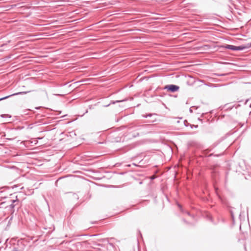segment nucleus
<instances>
[{"instance_id":"f257e3e1","label":"nucleus","mask_w":251,"mask_h":251,"mask_svg":"<svg viewBox=\"0 0 251 251\" xmlns=\"http://www.w3.org/2000/svg\"><path fill=\"white\" fill-rule=\"evenodd\" d=\"M179 89L178 86L174 84L167 85L164 87V89L173 93L177 91Z\"/></svg>"},{"instance_id":"f03ea898","label":"nucleus","mask_w":251,"mask_h":251,"mask_svg":"<svg viewBox=\"0 0 251 251\" xmlns=\"http://www.w3.org/2000/svg\"><path fill=\"white\" fill-rule=\"evenodd\" d=\"M16 132V130L15 129H11L7 132V134H5L4 136H6L7 135L8 137L6 138L7 140H14L15 138V136H11L10 134H13V132Z\"/></svg>"},{"instance_id":"7ed1b4c3","label":"nucleus","mask_w":251,"mask_h":251,"mask_svg":"<svg viewBox=\"0 0 251 251\" xmlns=\"http://www.w3.org/2000/svg\"><path fill=\"white\" fill-rule=\"evenodd\" d=\"M235 46L232 45H225L222 46V47L226 49L230 50H235Z\"/></svg>"},{"instance_id":"20e7f679","label":"nucleus","mask_w":251,"mask_h":251,"mask_svg":"<svg viewBox=\"0 0 251 251\" xmlns=\"http://www.w3.org/2000/svg\"><path fill=\"white\" fill-rule=\"evenodd\" d=\"M26 93V92H19V93H15V94H12V95H8V96H5V97H2V98H0V101L2 100H5V99H6L12 96H14V95H20V94H25Z\"/></svg>"},{"instance_id":"39448f33","label":"nucleus","mask_w":251,"mask_h":251,"mask_svg":"<svg viewBox=\"0 0 251 251\" xmlns=\"http://www.w3.org/2000/svg\"><path fill=\"white\" fill-rule=\"evenodd\" d=\"M246 49H248V48H247V44L246 46H240L235 47V50H243Z\"/></svg>"},{"instance_id":"423d86ee","label":"nucleus","mask_w":251,"mask_h":251,"mask_svg":"<svg viewBox=\"0 0 251 251\" xmlns=\"http://www.w3.org/2000/svg\"><path fill=\"white\" fill-rule=\"evenodd\" d=\"M126 100H127L126 99H124V100H116V101L112 100V101H111V102H110L109 104L105 105V107H107V106H109L111 104H115L116 103H118V102H123V101H125Z\"/></svg>"},{"instance_id":"0eeeda50","label":"nucleus","mask_w":251,"mask_h":251,"mask_svg":"<svg viewBox=\"0 0 251 251\" xmlns=\"http://www.w3.org/2000/svg\"><path fill=\"white\" fill-rule=\"evenodd\" d=\"M152 125H139L138 126V130H140V129H144V128H148L151 126Z\"/></svg>"},{"instance_id":"6e6552de","label":"nucleus","mask_w":251,"mask_h":251,"mask_svg":"<svg viewBox=\"0 0 251 251\" xmlns=\"http://www.w3.org/2000/svg\"><path fill=\"white\" fill-rule=\"evenodd\" d=\"M155 114H151V113H150V114H146V115H142V117H144V118H147L148 117H151L152 115H155Z\"/></svg>"},{"instance_id":"1a4fd4ad","label":"nucleus","mask_w":251,"mask_h":251,"mask_svg":"<svg viewBox=\"0 0 251 251\" xmlns=\"http://www.w3.org/2000/svg\"><path fill=\"white\" fill-rule=\"evenodd\" d=\"M156 176L155 175H153V176H151V177H150V178L151 180H153L155 178H156Z\"/></svg>"},{"instance_id":"9d476101","label":"nucleus","mask_w":251,"mask_h":251,"mask_svg":"<svg viewBox=\"0 0 251 251\" xmlns=\"http://www.w3.org/2000/svg\"><path fill=\"white\" fill-rule=\"evenodd\" d=\"M184 123L185 126H188L189 125H190V124H189L188 123V122L187 121H185Z\"/></svg>"},{"instance_id":"9b49d317","label":"nucleus","mask_w":251,"mask_h":251,"mask_svg":"<svg viewBox=\"0 0 251 251\" xmlns=\"http://www.w3.org/2000/svg\"><path fill=\"white\" fill-rule=\"evenodd\" d=\"M190 126H191V127L192 128L193 127H195V128H197L198 126V125H196V126H195V125H190Z\"/></svg>"},{"instance_id":"f8f14e48","label":"nucleus","mask_w":251,"mask_h":251,"mask_svg":"<svg viewBox=\"0 0 251 251\" xmlns=\"http://www.w3.org/2000/svg\"><path fill=\"white\" fill-rule=\"evenodd\" d=\"M247 48H251V42L247 44Z\"/></svg>"},{"instance_id":"ddd939ff","label":"nucleus","mask_w":251,"mask_h":251,"mask_svg":"<svg viewBox=\"0 0 251 251\" xmlns=\"http://www.w3.org/2000/svg\"><path fill=\"white\" fill-rule=\"evenodd\" d=\"M18 187V186H17L16 185H13V186H11V188H12V189H14V188H16V187Z\"/></svg>"},{"instance_id":"4468645a","label":"nucleus","mask_w":251,"mask_h":251,"mask_svg":"<svg viewBox=\"0 0 251 251\" xmlns=\"http://www.w3.org/2000/svg\"><path fill=\"white\" fill-rule=\"evenodd\" d=\"M192 107H191V108H190V109H189V111H190V112L191 113H192V112H193V110L192 109Z\"/></svg>"},{"instance_id":"2eb2a0df","label":"nucleus","mask_w":251,"mask_h":251,"mask_svg":"<svg viewBox=\"0 0 251 251\" xmlns=\"http://www.w3.org/2000/svg\"><path fill=\"white\" fill-rule=\"evenodd\" d=\"M0 188H1V189H3V188H9V187H0Z\"/></svg>"},{"instance_id":"dca6fc26","label":"nucleus","mask_w":251,"mask_h":251,"mask_svg":"<svg viewBox=\"0 0 251 251\" xmlns=\"http://www.w3.org/2000/svg\"><path fill=\"white\" fill-rule=\"evenodd\" d=\"M198 120H199V121H202V120H201V119H200V118H199V119H198Z\"/></svg>"},{"instance_id":"f3484780","label":"nucleus","mask_w":251,"mask_h":251,"mask_svg":"<svg viewBox=\"0 0 251 251\" xmlns=\"http://www.w3.org/2000/svg\"><path fill=\"white\" fill-rule=\"evenodd\" d=\"M4 115H1V116L2 117H4Z\"/></svg>"},{"instance_id":"a211bd4d","label":"nucleus","mask_w":251,"mask_h":251,"mask_svg":"<svg viewBox=\"0 0 251 251\" xmlns=\"http://www.w3.org/2000/svg\"><path fill=\"white\" fill-rule=\"evenodd\" d=\"M218 75L219 76H222V75Z\"/></svg>"},{"instance_id":"6ab92c4d","label":"nucleus","mask_w":251,"mask_h":251,"mask_svg":"<svg viewBox=\"0 0 251 251\" xmlns=\"http://www.w3.org/2000/svg\"><path fill=\"white\" fill-rule=\"evenodd\" d=\"M39 108V107H36V109H38Z\"/></svg>"},{"instance_id":"aec40b11","label":"nucleus","mask_w":251,"mask_h":251,"mask_svg":"<svg viewBox=\"0 0 251 251\" xmlns=\"http://www.w3.org/2000/svg\"><path fill=\"white\" fill-rule=\"evenodd\" d=\"M59 180V179L57 180V181H56V182H57Z\"/></svg>"},{"instance_id":"412c9836","label":"nucleus","mask_w":251,"mask_h":251,"mask_svg":"<svg viewBox=\"0 0 251 251\" xmlns=\"http://www.w3.org/2000/svg\"><path fill=\"white\" fill-rule=\"evenodd\" d=\"M21 189H23V188H24V187H23V186H22V187H21Z\"/></svg>"},{"instance_id":"4be33fe9","label":"nucleus","mask_w":251,"mask_h":251,"mask_svg":"<svg viewBox=\"0 0 251 251\" xmlns=\"http://www.w3.org/2000/svg\"><path fill=\"white\" fill-rule=\"evenodd\" d=\"M248 101V100H246V103H247Z\"/></svg>"}]
</instances>
